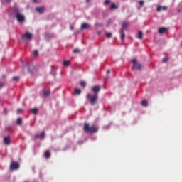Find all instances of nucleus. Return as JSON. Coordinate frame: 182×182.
Returning <instances> with one entry per match:
<instances>
[{"label": "nucleus", "mask_w": 182, "mask_h": 182, "mask_svg": "<svg viewBox=\"0 0 182 182\" xmlns=\"http://www.w3.org/2000/svg\"><path fill=\"white\" fill-rule=\"evenodd\" d=\"M23 39H28V41H32V38H33V35H32L31 33L26 32L24 36L22 37Z\"/></svg>", "instance_id": "5"}, {"label": "nucleus", "mask_w": 182, "mask_h": 182, "mask_svg": "<svg viewBox=\"0 0 182 182\" xmlns=\"http://www.w3.org/2000/svg\"><path fill=\"white\" fill-rule=\"evenodd\" d=\"M105 36H106V38H112V33L107 32L105 33Z\"/></svg>", "instance_id": "23"}, {"label": "nucleus", "mask_w": 182, "mask_h": 182, "mask_svg": "<svg viewBox=\"0 0 182 182\" xmlns=\"http://www.w3.org/2000/svg\"><path fill=\"white\" fill-rule=\"evenodd\" d=\"M75 95H80V93H82V91L79 88H75Z\"/></svg>", "instance_id": "19"}, {"label": "nucleus", "mask_w": 182, "mask_h": 182, "mask_svg": "<svg viewBox=\"0 0 182 182\" xmlns=\"http://www.w3.org/2000/svg\"><path fill=\"white\" fill-rule=\"evenodd\" d=\"M105 4V5H109V4H110V0H106Z\"/></svg>", "instance_id": "33"}, {"label": "nucleus", "mask_w": 182, "mask_h": 182, "mask_svg": "<svg viewBox=\"0 0 182 182\" xmlns=\"http://www.w3.org/2000/svg\"><path fill=\"white\" fill-rule=\"evenodd\" d=\"M132 69H137L138 70H141V65L139 63H136L134 65L132 66Z\"/></svg>", "instance_id": "12"}, {"label": "nucleus", "mask_w": 182, "mask_h": 182, "mask_svg": "<svg viewBox=\"0 0 182 182\" xmlns=\"http://www.w3.org/2000/svg\"><path fill=\"white\" fill-rule=\"evenodd\" d=\"M107 73H110V70H108L107 71Z\"/></svg>", "instance_id": "37"}, {"label": "nucleus", "mask_w": 182, "mask_h": 182, "mask_svg": "<svg viewBox=\"0 0 182 182\" xmlns=\"http://www.w3.org/2000/svg\"><path fill=\"white\" fill-rule=\"evenodd\" d=\"M14 14H16L17 21H18V22H23V21H25V16H23V14H20L19 10H18V9H16L14 10Z\"/></svg>", "instance_id": "3"}, {"label": "nucleus", "mask_w": 182, "mask_h": 182, "mask_svg": "<svg viewBox=\"0 0 182 182\" xmlns=\"http://www.w3.org/2000/svg\"><path fill=\"white\" fill-rule=\"evenodd\" d=\"M73 53H80V51L79 50V49L75 48V49L73 50Z\"/></svg>", "instance_id": "29"}, {"label": "nucleus", "mask_w": 182, "mask_h": 182, "mask_svg": "<svg viewBox=\"0 0 182 182\" xmlns=\"http://www.w3.org/2000/svg\"><path fill=\"white\" fill-rule=\"evenodd\" d=\"M4 86H5V84H4L3 82H0V89L4 87Z\"/></svg>", "instance_id": "34"}, {"label": "nucleus", "mask_w": 182, "mask_h": 182, "mask_svg": "<svg viewBox=\"0 0 182 182\" xmlns=\"http://www.w3.org/2000/svg\"><path fill=\"white\" fill-rule=\"evenodd\" d=\"M101 89L102 87L100 85H95L92 87V92H93L95 94L92 96L90 94L87 95V97L89 99L92 106L96 105V102H97V98L99 97V92H100Z\"/></svg>", "instance_id": "1"}, {"label": "nucleus", "mask_w": 182, "mask_h": 182, "mask_svg": "<svg viewBox=\"0 0 182 182\" xmlns=\"http://www.w3.org/2000/svg\"><path fill=\"white\" fill-rule=\"evenodd\" d=\"M161 11H167V6H158L157 11L158 12H161Z\"/></svg>", "instance_id": "9"}, {"label": "nucleus", "mask_w": 182, "mask_h": 182, "mask_svg": "<svg viewBox=\"0 0 182 182\" xmlns=\"http://www.w3.org/2000/svg\"><path fill=\"white\" fill-rule=\"evenodd\" d=\"M89 1H90V0H86V2H87V3H89Z\"/></svg>", "instance_id": "40"}, {"label": "nucleus", "mask_w": 182, "mask_h": 182, "mask_svg": "<svg viewBox=\"0 0 182 182\" xmlns=\"http://www.w3.org/2000/svg\"><path fill=\"white\" fill-rule=\"evenodd\" d=\"M6 76L5 75H3V78L5 79Z\"/></svg>", "instance_id": "41"}, {"label": "nucleus", "mask_w": 182, "mask_h": 182, "mask_svg": "<svg viewBox=\"0 0 182 182\" xmlns=\"http://www.w3.org/2000/svg\"><path fill=\"white\" fill-rule=\"evenodd\" d=\"M117 8H119V6L117 5H116V4H114V3L111 4L110 9H117Z\"/></svg>", "instance_id": "16"}, {"label": "nucleus", "mask_w": 182, "mask_h": 182, "mask_svg": "<svg viewBox=\"0 0 182 182\" xmlns=\"http://www.w3.org/2000/svg\"><path fill=\"white\" fill-rule=\"evenodd\" d=\"M138 39H143V32L142 31H139L138 32Z\"/></svg>", "instance_id": "18"}, {"label": "nucleus", "mask_w": 182, "mask_h": 182, "mask_svg": "<svg viewBox=\"0 0 182 182\" xmlns=\"http://www.w3.org/2000/svg\"><path fill=\"white\" fill-rule=\"evenodd\" d=\"M139 5H140V6H143L144 5V1L143 0H141L139 1Z\"/></svg>", "instance_id": "30"}, {"label": "nucleus", "mask_w": 182, "mask_h": 182, "mask_svg": "<svg viewBox=\"0 0 182 182\" xmlns=\"http://www.w3.org/2000/svg\"><path fill=\"white\" fill-rule=\"evenodd\" d=\"M71 31L73 30V26H70Z\"/></svg>", "instance_id": "38"}, {"label": "nucleus", "mask_w": 182, "mask_h": 182, "mask_svg": "<svg viewBox=\"0 0 182 182\" xmlns=\"http://www.w3.org/2000/svg\"><path fill=\"white\" fill-rule=\"evenodd\" d=\"M33 55H34L35 56H38V55H39V53L38 52V50H35V51L33 52Z\"/></svg>", "instance_id": "32"}, {"label": "nucleus", "mask_w": 182, "mask_h": 182, "mask_svg": "<svg viewBox=\"0 0 182 182\" xmlns=\"http://www.w3.org/2000/svg\"><path fill=\"white\" fill-rule=\"evenodd\" d=\"M35 137L36 139H39V137L43 139V137H45V132H42L41 134L36 135Z\"/></svg>", "instance_id": "14"}, {"label": "nucleus", "mask_w": 182, "mask_h": 182, "mask_svg": "<svg viewBox=\"0 0 182 182\" xmlns=\"http://www.w3.org/2000/svg\"><path fill=\"white\" fill-rule=\"evenodd\" d=\"M3 141L4 144H6V146H9V144H11V136H5L3 139Z\"/></svg>", "instance_id": "6"}, {"label": "nucleus", "mask_w": 182, "mask_h": 182, "mask_svg": "<svg viewBox=\"0 0 182 182\" xmlns=\"http://www.w3.org/2000/svg\"><path fill=\"white\" fill-rule=\"evenodd\" d=\"M89 28H90V26L87 23H83L81 25V29H89Z\"/></svg>", "instance_id": "11"}, {"label": "nucleus", "mask_w": 182, "mask_h": 182, "mask_svg": "<svg viewBox=\"0 0 182 182\" xmlns=\"http://www.w3.org/2000/svg\"><path fill=\"white\" fill-rule=\"evenodd\" d=\"M162 60L164 63H166V62H168V57H164Z\"/></svg>", "instance_id": "27"}, {"label": "nucleus", "mask_w": 182, "mask_h": 182, "mask_svg": "<svg viewBox=\"0 0 182 182\" xmlns=\"http://www.w3.org/2000/svg\"><path fill=\"white\" fill-rule=\"evenodd\" d=\"M45 157L46 159H50V151L49 150L46 151Z\"/></svg>", "instance_id": "15"}, {"label": "nucleus", "mask_w": 182, "mask_h": 182, "mask_svg": "<svg viewBox=\"0 0 182 182\" xmlns=\"http://www.w3.org/2000/svg\"><path fill=\"white\" fill-rule=\"evenodd\" d=\"M132 63H133V66H134V65H136L137 64V60H136L135 58L133 59L132 60Z\"/></svg>", "instance_id": "28"}, {"label": "nucleus", "mask_w": 182, "mask_h": 182, "mask_svg": "<svg viewBox=\"0 0 182 182\" xmlns=\"http://www.w3.org/2000/svg\"><path fill=\"white\" fill-rule=\"evenodd\" d=\"M128 26H129V23L127 21H124L122 22L121 29H123V31H124V29L127 28Z\"/></svg>", "instance_id": "10"}, {"label": "nucleus", "mask_w": 182, "mask_h": 182, "mask_svg": "<svg viewBox=\"0 0 182 182\" xmlns=\"http://www.w3.org/2000/svg\"><path fill=\"white\" fill-rule=\"evenodd\" d=\"M33 2H38V0H33Z\"/></svg>", "instance_id": "39"}, {"label": "nucleus", "mask_w": 182, "mask_h": 182, "mask_svg": "<svg viewBox=\"0 0 182 182\" xmlns=\"http://www.w3.org/2000/svg\"><path fill=\"white\" fill-rule=\"evenodd\" d=\"M19 162L13 161L10 164L9 168L11 171H14L15 170H19Z\"/></svg>", "instance_id": "4"}, {"label": "nucleus", "mask_w": 182, "mask_h": 182, "mask_svg": "<svg viewBox=\"0 0 182 182\" xmlns=\"http://www.w3.org/2000/svg\"><path fill=\"white\" fill-rule=\"evenodd\" d=\"M14 82H19V76H15L13 77Z\"/></svg>", "instance_id": "24"}, {"label": "nucleus", "mask_w": 182, "mask_h": 182, "mask_svg": "<svg viewBox=\"0 0 182 182\" xmlns=\"http://www.w3.org/2000/svg\"><path fill=\"white\" fill-rule=\"evenodd\" d=\"M50 93L49 90H46L44 91L43 95L44 96H49Z\"/></svg>", "instance_id": "26"}, {"label": "nucleus", "mask_w": 182, "mask_h": 182, "mask_svg": "<svg viewBox=\"0 0 182 182\" xmlns=\"http://www.w3.org/2000/svg\"><path fill=\"white\" fill-rule=\"evenodd\" d=\"M31 112L33 114H38V109L36 108L33 109Z\"/></svg>", "instance_id": "25"}, {"label": "nucleus", "mask_w": 182, "mask_h": 182, "mask_svg": "<svg viewBox=\"0 0 182 182\" xmlns=\"http://www.w3.org/2000/svg\"><path fill=\"white\" fill-rule=\"evenodd\" d=\"M17 113H18V114L23 113V109H18L17 110Z\"/></svg>", "instance_id": "31"}, {"label": "nucleus", "mask_w": 182, "mask_h": 182, "mask_svg": "<svg viewBox=\"0 0 182 182\" xmlns=\"http://www.w3.org/2000/svg\"><path fill=\"white\" fill-rule=\"evenodd\" d=\"M16 124L21 125L22 124V118H18L16 120Z\"/></svg>", "instance_id": "20"}, {"label": "nucleus", "mask_w": 182, "mask_h": 182, "mask_svg": "<svg viewBox=\"0 0 182 182\" xmlns=\"http://www.w3.org/2000/svg\"><path fill=\"white\" fill-rule=\"evenodd\" d=\"M6 2H11V0H5Z\"/></svg>", "instance_id": "36"}, {"label": "nucleus", "mask_w": 182, "mask_h": 182, "mask_svg": "<svg viewBox=\"0 0 182 182\" xmlns=\"http://www.w3.org/2000/svg\"><path fill=\"white\" fill-rule=\"evenodd\" d=\"M108 23H112V20L109 19V20L108 21Z\"/></svg>", "instance_id": "35"}, {"label": "nucleus", "mask_w": 182, "mask_h": 182, "mask_svg": "<svg viewBox=\"0 0 182 182\" xmlns=\"http://www.w3.org/2000/svg\"><path fill=\"white\" fill-rule=\"evenodd\" d=\"M70 65V60H65L63 62V65L64 66H69Z\"/></svg>", "instance_id": "21"}, {"label": "nucleus", "mask_w": 182, "mask_h": 182, "mask_svg": "<svg viewBox=\"0 0 182 182\" xmlns=\"http://www.w3.org/2000/svg\"><path fill=\"white\" fill-rule=\"evenodd\" d=\"M82 143H83V142H81V143H80V142H79V144H82Z\"/></svg>", "instance_id": "42"}, {"label": "nucleus", "mask_w": 182, "mask_h": 182, "mask_svg": "<svg viewBox=\"0 0 182 182\" xmlns=\"http://www.w3.org/2000/svg\"><path fill=\"white\" fill-rule=\"evenodd\" d=\"M120 33H121V40L123 41L126 38V34L124 33V31H123V29H121Z\"/></svg>", "instance_id": "13"}, {"label": "nucleus", "mask_w": 182, "mask_h": 182, "mask_svg": "<svg viewBox=\"0 0 182 182\" xmlns=\"http://www.w3.org/2000/svg\"><path fill=\"white\" fill-rule=\"evenodd\" d=\"M36 12H38V14H43L45 12V7H36Z\"/></svg>", "instance_id": "7"}, {"label": "nucleus", "mask_w": 182, "mask_h": 182, "mask_svg": "<svg viewBox=\"0 0 182 182\" xmlns=\"http://www.w3.org/2000/svg\"><path fill=\"white\" fill-rule=\"evenodd\" d=\"M141 105L143 106H144L145 107H147L149 106V102H147V100H144L142 102H141Z\"/></svg>", "instance_id": "17"}, {"label": "nucleus", "mask_w": 182, "mask_h": 182, "mask_svg": "<svg viewBox=\"0 0 182 182\" xmlns=\"http://www.w3.org/2000/svg\"><path fill=\"white\" fill-rule=\"evenodd\" d=\"M83 130L85 133H96L97 130H99V128H97L96 126L93 125L90 127L89 124L85 123Z\"/></svg>", "instance_id": "2"}, {"label": "nucleus", "mask_w": 182, "mask_h": 182, "mask_svg": "<svg viewBox=\"0 0 182 182\" xmlns=\"http://www.w3.org/2000/svg\"><path fill=\"white\" fill-rule=\"evenodd\" d=\"M159 33H166L167 28L166 27H161L158 30Z\"/></svg>", "instance_id": "8"}, {"label": "nucleus", "mask_w": 182, "mask_h": 182, "mask_svg": "<svg viewBox=\"0 0 182 182\" xmlns=\"http://www.w3.org/2000/svg\"><path fill=\"white\" fill-rule=\"evenodd\" d=\"M80 86H81V87H86V82L81 81L80 82Z\"/></svg>", "instance_id": "22"}]
</instances>
